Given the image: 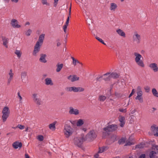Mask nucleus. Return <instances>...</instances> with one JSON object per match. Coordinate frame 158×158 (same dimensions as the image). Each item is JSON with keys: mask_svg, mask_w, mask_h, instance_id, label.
<instances>
[{"mask_svg": "<svg viewBox=\"0 0 158 158\" xmlns=\"http://www.w3.org/2000/svg\"><path fill=\"white\" fill-rule=\"evenodd\" d=\"M22 143L18 141H15L12 144L13 147L15 149H17L19 148H21L22 147Z\"/></svg>", "mask_w": 158, "mask_h": 158, "instance_id": "f3484780", "label": "nucleus"}, {"mask_svg": "<svg viewBox=\"0 0 158 158\" xmlns=\"http://www.w3.org/2000/svg\"><path fill=\"white\" fill-rule=\"evenodd\" d=\"M47 55L45 54H41L40 55V57L39 59V61L43 63H46L47 62V60L46 59V57Z\"/></svg>", "mask_w": 158, "mask_h": 158, "instance_id": "dca6fc26", "label": "nucleus"}, {"mask_svg": "<svg viewBox=\"0 0 158 158\" xmlns=\"http://www.w3.org/2000/svg\"><path fill=\"white\" fill-rule=\"evenodd\" d=\"M137 95L139 96H142L143 92L142 91H139V92H137Z\"/></svg>", "mask_w": 158, "mask_h": 158, "instance_id": "13d9d810", "label": "nucleus"}, {"mask_svg": "<svg viewBox=\"0 0 158 158\" xmlns=\"http://www.w3.org/2000/svg\"><path fill=\"white\" fill-rule=\"evenodd\" d=\"M135 99L138 100L140 103H142L143 102L142 96H137L135 98Z\"/></svg>", "mask_w": 158, "mask_h": 158, "instance_id": "ea45409f", "label": "nucleus"}, {"mask_svg": "<svg viewBox=\"0 0 158 158\" xmlns=\"http://www.w3.org/2000/svg\"><path fill=\"white\" fill-rule=\"evenodd\" d=\"M116 32L120 36L124 37H125L126 34L125 33L120 29L116 30Z\"/></svg>", "mask_w": 158, "mask_h": 158, "instance_id": "5701e85b", "label": "nucleus"}, {"mask_svg": "<svg viewBox=\"0 0 158 158\" xmlns=\"http://www.w3.org/2000/svg\"><path fill=\"white\" fill-rule=\"evenodd\" d=\"M9 77L8 78L7 84L8 85H10L11 81L13 79V76L14 75V73H12V69L10 70L9 72L8 73Z\"/></svg>", "mask_w": 158, "mask_h": 158, "instance_id": "9d476101", "label": "nucleus"}, {"mask_svg": "<svg viewBox=\"0 0 158 158\" xmlns=\"http://www.w3.org/2000/svg\"><path fill=\"white\" fill-rule=\"evenodd\" d=\"M9 114L2 113V118L3 122H5L9 116Z\"/></svg>", "mask_w": 158, "mask_h": 158, "instance_id": "cd10ccee", "label": "nucleus"}, {"mask_svg": "<svg viewBox=\"0 0 158 158\" xmlns=\"http://www.w3.org/2000/svg\"><path fill=\"white\" fill-rule=\"evenodd\" d=\"M9 108L7 106L5 107L2 110V113L9 114L10 112L9 110Z\"/></svg>", "mask_w": 158, "mask_h": 158, "instance_id": "2f4dec72", "label": "nucleus"}, {"mask_svg": "<svg viewBox=\"0 0 158 158\" xmlns=\"http://www.w3.org/2000/svg\"><path fill=\"white\" fill-rule=\"evenodd\" d=\"M84 141L85 140V138H84L83 137H77L74 138V143L76 146L79 148H81Z\"/></svg>", "mask_w": 158, "mask_h": 158, "instance_id": "423d86ee", "label": "nucleus"}, {"mask_svg": "<svg viewBox=\"0 0 158 158\" xmlns=\"http://www.w3.org/2000/svg\"><path fill=\"white\" fill-rule=\"evenodd\" d=\"M72 124V127H74L76 125H77V121L76 120H70L69 121Z\"/></svg>", "mask_w": 158, "mask_h": 158, "instance_id": "c03bdc74", "label": "nucleus"}, {"mask_svg": "<svg viewBox=\"0 0 158 158\" xmlns=\"http://www.w3.org/2000/svg\"><path fill=\"white\" fill-rule=\"evenodd\" d=\"M11 1L15 3H17L19 2V0H11Z\"/></svg>", "mask_w": 158, "mask_h": 158, "instance_id": "774afa93", "label": "nucleus"}, {"mask_svg": "<svg viewBox=\"0 0 158 158\" xmlns=\"http://www.w3.org/2000/svg\"><path fill=\"white\" fill-rule=\"evenodd\" d=\"M139 158H145V155L144 154H142L139 156Z\"/></svg>", "mask_w": 158, "mask_h": 158, "instance_id": "0e129e2a", "label": "nucleus"}, {"mask_svg": "<svg viewBox=\"0 0 158 158\" xmlns=\"http://www.w3.org/2000/svg\"><path fill=\"white\" fill-rule=\"evenodd\" d=\"M27 76V73L25 72H23L21 73V78L22 80V81L23 82H26L25 78H26Z\"/></svg>", "mask_w": 158, "mask_h": 158, "instance_id": "a878e982", "label": "nucleus"}, {"mask_svg": "<svg viewBox=\"0 0 158 158\" xmlns=\"http://www.w3.org/2000/svg\"><path fill=\"white\" fill-rule=\"evenodd\" d=\"M103 77V75L102 76L100 77H97L96 78V80L98 81H101L102 78Z\"/></svg>", "mask_w": 158, "mask_h": 158, "instance_id": "bf43d9fd", "label": "nucleus"}, {"mask_svg": "<svg viewBox=\"0 0 158 158\" xmlns=\"http://www.w3.org/2000/svg\"><path fill=\"white\" fill-rule=\"evenodd\" d=\"M63 66V64H60V63H58L56 65L57 69H56V71L57 72H59Z\"/></svg>", "mask_w": 158, "mask_h": 158, "instance_id": "b1692460", "label": "nucleus"}, {"mask_svg": "<svg viewBox=\"0 0 158 158\" xmlns=\"http://www.w3.org/2000/svg\"><path fill=\"white\" fill-rule=\"evenodd\" d=\"M84 90V89L81 87H77V92H81Z\"/></svg>", "mask_w": 158, "mask_h": 158, "instance_id": "de8ad7c7", "label": "nucleus"}, {"mask_svg": "<svg viewBox=\"0 0 158 158\" xmlns=\"http://www.w3.org/2000/svg\"><path fill=\"white\" fill-rule=\"evenodd\" d=\"M108 147L107 146H103L102 147H99V150L98 152V153H102L107 150L108 149Z\"/></svg>", "mask_w": 158, "mask_h": 158, "instance_id": "4be33fe9", "label": "nucleus"}, {"mask_svg": "<svg viewBox=\"0 0 158 158\" xmlns=\"http://www.w3.org/2000/svg\"><path fill=\"white\" fill-rule=\"evenodd\" d=\"M149 66L150 68L152 69L154 72H156L158 71V67L156 63H151L149 65Z\"/></svg>", "mask_w": 158, "mask_h": 158, "instance_id": "ddd939ff", "label": "nucleus"}, {"mask_svg": "<svg viewBox=\"0 0 158 158\" xmlns=\"http://www.w3.org/2000/svg\"><path fill=\"white\" fill-rule=\"evenodd\" d=\"M58 0H54V6L56 7L58 3Z\"/></svg>", "mask_w": 158, "mask_h": 158, "instance_id": "680f3d73", "label": "nucleus"}, {"mask_svg": "<svg viewBox=\"0 0 158 158\" xmlns=\"http://www.w3.org/2000/svg\"><path fill=\"white\" fill-rule=\"evenodd\" d=\"M71 59L73 60V64L74 66H75L77 63L80 64H82L78 60L75 59L73 57H71Z\"/></svg>", "mask_w": 158, "mask_h": 158, "instance_id": "c85d7f7f", "label": "nucleus"}, {"mask_svg": "<svg viewBox=\"0 0 158 158\" xmlns=\"http://www.w3.org/2000/svg\"><path fill=\"white\" fill-rule=\"evenodd\" d=\"M71 4H70V7L69 8V15L67 18V20H66V22L65 24H66V25H68V24H69V17L70 16V15H71Z\"/></svg>", "mask_w": 158, "mask_h": 158, "instance_id": "c9c22d12", "label": "nucleus"}, {"mask_svg": "<svg viewBox=\"0 0 158 158\" xmlns=\"http://www.w3.org/2000/svg\"><path fill=\"white\" fill-rule=\"evenodd\" d=\"M145 146V144L141 143L139 144L136 145L135 148H144Z\"/></svg>", "mask_w": 158, "mask_h": 158, "instance_id": "58836bf2", "label": "nucleus"}, {"mask_svg": "<svg viewBox=\"0 0 158 158\" xmlns=\"http://www.w3.org/2000/svg\"><path fill=\"white\" fill-rule=\"evenodd\" d=\"M118 128L117 125L115 124H109L103 128V134L105 136L109 135L110 133L116 131Z\"/></svg>", "mask_w": 158, "mask_h": 158, "instance_id": "f257e3e1", "label": "nucleus"}, {"mask_svg": "<svg viewBox=\"0 0 158 158\" xmlns=\"http://www.w3.org/2000/svg\"><path fill=\"white\" fill-rule=\"evenodd\" d=\"M37 139L40 141H42L43 140L44 137L42 135H39L38 136Z\"/></svg>", "mask_w": 158, "mask_h": 158, "instance_id": "09e8293b", "label": "nucleus"}, {"mask_svg": "<svg viewBox=\"0 0 158 158\" xmlns=\"http://www.w3.org/2000/svg\"><path fill=\"white\" fill-rule=\"evenodd\" d=\"M45 34H42L40 35L39 37L38 41H37L36 43H38L40 46H41L43 44L44 40V38Z\"/></svg>", "mask_w": 158, "mask_h": 158, "instance_id": "a211bd4d", "label": "nucleus"}, {"mask_svg": "<svg viewBox=\"0 0 158 158\" xmlns=\"http://www.w3.org/2000/svg\"><path fill=\"white\" fill-rule=\"evenodd\" d=\"M25 156V158H30L29 155L27 153H26Z\"/></svg>", "mask_w": 158, "mask_h": 158, "instance_id": "338daca9", "label": "nucleus"}, {"mask_svg": "<svg viewBox=\"0 0 158 158\" xmlns=\"http://www.w3.org/2000/svg\"><path fill=\"white\" fill-rule=\"evenodd\" d=\"M32 98L34 103L38 106H40L43 103L41 96L37 93H34L32 95Z\"/></svg>", "mask_w": 158, "mask_h": 158, "instance_id": "20e7f679", "label": "nucleus"}, {"mask_svg": "<svg viewBox=\"0 0 158 158\" xmlns=\"http://www.w3.org/2000/svg\"><path fill=\"white\" fill-rule=\"evenodd\" d=\"M152 148L153 149L158 152V145H157L154 144L152 145Z\"/></svg>", "mask_w": 158, "mask_h": 158, "instance_id": "a18cd8bd", "label": "nucleus"}, {"mask_svg": "<svg viewBox=\"0 0 158 158\" xmlns=\"http://www.w3.org/2000/svg\"><path fill=\"white\" fill-rule=\"evenodd\" d=\"M2 41H3V44L5 46L6 48H8V46L7 44L8 43L9 39L8 38H6L4 36H2Z\"/></svg>", "mask_w": 158, "mask_h": 158, "instance_id": "6ab92c4d", "label": "nucleus"}, {"mask_svg": "<svg viewBox=\"0 0 158 158\" xmlns=\"http://www.w3.org/2000/svg\"><path fill=\"white\" fill-rule=\"evenodd\" d=\"M56 123V122L55 121L53 123L50 124L49 125V127L52 130H55L56 129L55 125Z\"/></svg>", "mask_w": 158, "mask_h": 158, "instance_id": "bb28decb", "label": "nucleus"}, {"mask_svg": "<svg viewBox=\"0 0 158 158\" xmlns=\"http://www.w3.org/2000/svg\"><path fill=\"white\" fill-rule=\"evenodd\" d=\"M69 113L71 114H73L75 115H78L79 113V110L77 109H74L72 107H69Z\"/></svg>", "mask_w": 158, "mask_h": 158, "instance_id": "9b49d317", "label": "nucleus"}, {"mask_svg": "<svg viewBox=\"0 0 158 158\" xmlns=\"http://www.w3.org/2000/svg\"><path fill=\"white\" fill-rule=\"evenodd\" d=\"M42 2L43 5L46 4L48 6L49 5V4L47 2V0H42Z\"/></svg>", "mask_w": 158, "mask_h": 158, "instance_id": "3c124183", "label": "nucleus"}, {"mask_svg": "<svg viewBox=\"0 0 158 158\" xmlns=\"http://www.w3.org/2000/svg\"><path fill=\"white\" fill-rule=\"evenodd\" d=\"M68 26V25H66V24H65L63 27V29L64 30V31L65 33L66 32V29L67 28V27Z\"/></svg>", "mask_w": 158, "mask_h": 158, "instance_id": "603ef678", "label": "nucleus"}, {"mask_svg": "<svg viewBox=\"0 0 158 158\" xmlns=\"http://www.w3.org/2000/svg\"><path fill=\"white\" fill-rule=\"evenodd\" d=\"M10 24L14 28H19L21 27L20 25L18 24V22L17 20L13 19L11 21Z\"/></svg>", "mask_w": 158, "mask_h": 158, "instance_id": "1a4fd4ad", "label": "nucleus"}, {"mask_svg": "<svg viewBox=\"0 0 158 158\" xmlns=\"http://www.w3.org/2000/svg\"><path fill=\"white\" fill-rule=\"evenodd\" d=\"M141 39L140 35L138 34L137 32H135L133 35V41L136 42L137 44H139L140 43Z\"/></svg>", "mask_w": 158, "mask_h": 158, "instance_id": "6e6552de", "label": "nucleus"}, {"mask_svg": "<svg viewBox=\"0 0 158 158\" xmlns=\"http://www.w3.org/2000/svg\"><path fill=\"white\" fill-rule=\"evenodd\" d=\"M97 136V135L94 130H91L85 136V140L88 141H93L96 138Z\"/></svg>", "mask_w": 158, "mask_h": 158, "instance_id": "7ed1b4c3", "label": "nucleus"}, {"mask_svg": "<svg viewBox=\"0 0 158 158\" xmlns=\"http://www.w3.org/2000/svg\"><path fill=\"white\" fill-rule=\"evenodd\" d=\"M119 121L120 122L119 125L121 127H123L125 123V118L123 116H119Z\"/></svg>", "mask_w": 158, "mask_h": 158, "instance_id": "f8f14e48", "label": "nucleus"}, {"mask_svg": "<svg viewBox=\"0 0 158 158\" xmlns=\"http://www.w3.org/2000/svg\"><path fill=\"white\" fill-rule=\"evenodd\" d=\"M137 92H139V91H142L141 90V88L140 86H138L137 88Z\"/></svg>", "mask_w": 158, "mask_h": 158, "instance_id": "e2e57ef3", "label": "nucleus"}, {"mask_svg": "<svg viewBox=\"0 0 158 158\" xmlns=\"http://www.w3.org/2000/svg\"><path fill=\"white\" fill-rule=\"evenodd\" d=\"M77 87L75 86L67 88V90L69 92L73 91L74 92H77Z\"/></svg>", "mask_w": 158, "mask_h": 158, "instance_id": "393cba45", "label": "nucleus"}, {"mask_svg": "<svg viewBox=\"0 0 158 158\" xmlns=\"http://www.w3.org/2000/svg\"><path fill=\"white\" fill-rule=\"evenodd\" d=\"M84 121L81 119H80L77 121V125L78 127H80L84 124Z\"/></svg>", "mask_w": 158, "mask_h": 158, "instance_id": "7c9ffc66", "label": "nucleus"}, {"mask_svg": "<svg viewBox=\"0 0 158 158\" xmlns=\"http://www.w3.org/2000/svg\"><path fill=\"white\" fill-rule=\"evenodd\" d=\"M98 153L96 154L94 156V158H98V157L99 155Z\"/></svg>", "mask_w": 158, "mask_h": 158, "instance_id": "69168bd1", "label": "nucleus"}, {"mask_svg": "<svg viewBox=\"0 0 158 158\" xmlns=\"http://www.w3.org/2000/svg\"><path fill=\"white\" fill-rule=\"evenodd\" d=\"M96 38L97 40H98V41H99L100 42H101L103 44L105 45H106V44L104 43V41L102 39L99 38V37L98 36H96Z\"/></svg>", "mask_w": 158, "mask_h": 158, "instance_id": "37998d69", "label": "nucleus"}, {"mask_svg": "<svg viewBox=\"0 0 158 158\" xmlns=\"http://www.w3.org/2000/svg\"><path fill=\"white\" fill-rule=\"evenodd\" d=\"M135 89H132L131 93L129 94V98L131 97L133 95V94L135 93Z\"/></svg>", "mask_w": 158, "mask_h": 158, "instance_id": "4d7b16f0", "label": "nucleus"}, {"mask_svg": "<svg viewBox=\"0 0 158 158\" xmlns=\"http://www.w3.org/2000/svg\"><path fill=\"white\" fill-rule=\"evenodd\" d=\"M117 5L114 3H112L110 4V10H114L117 7Z\"/></svg>", "mask_w": 158, "mask_h": 158, "instance_id": "72a5a7b5", "label": "nucleus"}, {"mask_svg": "<svg viewBox=\"0 0 158 158\" xmlns=\"http://www.w3.org/2000/svg\"><path fill=\"white\" fill-rule=\"evenodd\" d=\"M134 55L135 56V61L137 64L140 67H144V64L143 61L141 60V58L142 57V56L137 52L134 53Z\"/></svg>", "mask_w": 158, "mask_h": 158, "instance_id": "39448f33", "label": "nucleus"}, {"mask_svg": "<svg viewBox=\"0 0 158 158\" xmlns=\"http://www.w3.org/2000/svg\"><path fill=\"white\" fill-rule=\"evenodd\" d=\"M152 92L154 96L156 97H158V93L156 89H152Z\"/></svg>", "mask_w": 158, "mask_h": 158, "instance_id": "e433bc0d", "label": "nucleus"}, {"mask_svg": "<svg viewBox=\"0 0 158 158\" xmlns=\"http://www.w3.org/2000/svg\"><path fill=\"white\" fill-rule=\"evenodd\" d=\"M106 97L104 95L100 96L99 98V100L100 101H104L106 99Z\"/></svg>", "mask_w": 158, "mask_h": 158, "instance_id": "79ce46f5", "label": "nucleus"}, {"mask_svg": "<svg viewBox=\"0 0 158 158\" xmlns=\"http://www.w3.org/2000/svg\"><path fill=\"white\" fill-rule=\"evenodd\" d=\"M32 32L31 30L30 29H29L27 31V32L26 33V35L27 36H30Z\"/></svg>", "mask_w": 158, "mask_h": 158, "instance_id": "8fccbe9b", "label": "nucleus"}, {"mask_svg": "<svg viewBox=\"0 0 158 158\" xmlns=\"http://www.w3.org/2000/svg\"><path fill=\"white\" fill-rule=\"evenodd\" d=\"M151 130L154 133V135L158 137V127H156L155 125H153L151 127Z\"/></svg>", "mask_w": 158, "mask_h": 158, "instance_id": "2eb2a0df", "label": "nucleus"}, {"mask_svg": "<svg viewBox=\"0 0 158 158\" xmlns=\"http://www.w3.org/2000/svg\"><path fill=\"white\" fill-rule=\"evenodd\" d=\"M117 140V137L116 135H112L111 137V140L112 142H114Z\"/></svg>", "mask_w": 158, "mask_h": 158, "instance_id": "a19ab883", "label": "nucleus"}, {"mask_svg": "<svg viewBox=\"0 0 158 158\" xmlns=\"http://www.w3.org/2000/svg\"><path fill=\"white\" fill-rule=\"evenodd\" d=\"M156 153L154 151H151L149 153V156L150 158H156L155 156Z\"/></svg>", "mask_w": 158, "mask_h": 158, "instance_id": "473e14b6", "label": "nucleus"}, {"mask_svg": "<svg viewBox=\"0 0 158 158\" xmlns=\"http://www.w3.org/2000/svg\"><path fill=\"white\" fill-rule=\"evenodd\" d=\"M45 84L47 85H53V82L51 78H47L45 80Z\"/></svg>", "mask_w": 158, "mask_h": 158, "instance_id": "412c9836", "label": "nucleus"}, {"mask_svg": "<svg viewBox=\"0 0 158 158\" xmlns=\"http://www.w3.org/2000/svg\"><path fill=\"white\" fill-rule=\"evenodd\" d=\"M41 46L39 45L38 42L36 43L34 47V49L32 52V55L34 56H36L37 54L40 50Z\"/></svg>", "mask_w": 158, "mask_h": 158, "instance_id": "0eeeda50", "label": "nucleus"}, {"mask_svg": "<svg viewBox=\"0 0 158 158\" xmlns=\"http://www.w3.org/2000/svg\"><path fill=\"white\" fill-rule=\"evenodd\" d=\"M18 128H19L21 130H22L24 128V126L20 124H18L17 126Z\"/></svg>", "mask_w": 158, "mask_h": 158, "instance_id": "5fc2aeb1", "label": "nucleus"}, {"mask_svg": "<svg viewBox=\"0 0 158 158\" xmlns=\"http://www.w3.org/2000/svg\"><path fill=\"white\" fill-rule=\"evenodd\" d=\"M63 132L65 137L67 138H69L73 134L74 132V130L69 125L66 124L64 125Z\"/></svg>", "mask_w": 158, "mask_h": 158, "instance_id": "f03ea898", "label": "nucleus"}, {"mask_svg": "<svg viewBox=\"0 0 158 158\" xmlns=\"http://www.w3.org/2000/svg\"><path fill=\"white\" fill-rule=\"evenodd\" d=\"M111 78H113L114 79L117 78L118 77V75L116 73L113 72L110 74Z\"/></svg>", "mask_w": 158, "mask_h": 158, "instance_id": "c756f323", "label": "nucleus"}, {"mask_svg": "<svg viewBox=\"0 0 158 158\" xmlns=\"http://www.w3.org/2000/svg\"><path fill=\"white\" fill-rule=\"evenodd\" d=\"M133 143L130 141H127L125 144V146H131L133 144Z\"/></svg>", "mask_w": 158, "mask_h": 158, "instance_id": "49530a36", "label": "nucleus"}, {"mask_svg": "<svg viewBox=\"0 0 158 158\" xmlns=\"http://www.w3.org/2000/svg\"><path fill=\"white\" fill-rule=\"evenodd\" d=\"M144 89H145L146 92H147V93L149 92L150 91V88L148 86H147L145 87L144 88Z\"/></svg>", "mask_w": 158, "mask_h": 158, "instance_id": "6e6d98bb", "label": "nucleus"}, {"mask_svg": "<svg viewBox=\"0 0 158 158\" xmlns=\"http://www.w3.org/2000/svg\"><path fill=\"white\" fill-rule=\"evenodd\" d=\"M126 140L125 138H122L118 140V143L120 145L123 144L125 143Z\"/></svg>", "mask_w": 158, "mask_h": 158, "instance_id": "f704fd0d", "label": "nucleus"}, {"mask_svg": "<svg viewBox=\"0 0 158 158\" xmlns=\"http://www.w3.org/2000/svg\"><path fill=\"white\" fill-rule=\"evenodd\" d=\"M68 79L72 82H74L79 80V78L76 75H71L68 77Z\"/></svg>", "mask_w": 158, "mask_h": 158, "instance_id": "4468645a", "label": "nucleus"}, {"mask_svg": "<svg viewBox=\"0 0 158 158\" xmlns=\"http://www.w3.org/2000/svg\"><path fill=\"white\" fill-rule=\"evenodd\" d=\"M15 53L17 55V57L19 58L21 57L22 54V52L20 50H16L15 52Z\"/></svg>", "mask_w": 158, "mask_h": 158, "instance_id": "4c0bfd02", "label": "nucleus"}, {"mask_svg": "<svg viewBox=\"0 0 158 158\" xmlns=\"http://www.w3.org/2000/svg\"><path fill=\"white\" fill-rule=\"evenodd\" d=\"M18 97H19V99H20V101H21L22 99V98L21 96L20 95V93L19 92H18Z\"/></svg>", "mask_w": 158, "mask_h": 158, "instance_id": "052dcab7", "label": "nucleus"}, {"mask_svg": "<svg viewBox=\"0 0 158 158\" xmlns=\"http://www.w3.org/2000/svg\"><path fill=\"white\" fill-rule=\"evenodd\" d=\"M119 111L120 112H124V113H126L127 111L126 109H123L122 108H120L119 109Z\"/></svg>", "mask_w": 158, "mask_h": 158, "instance_id": "864d4df0", "label": "nucleus"}, {"mask_svg": "<svg viewBox=\"0 0 158 158\" xmlns=\"http://www.w3.org/2000/svg\"><path fill=\"white\" fill-rule=\"evenodd\" d=\"M107 76L106 77H103V79L106 81H110L111 78L109 73H107L103 75V77Z\"/></svg>", "mask_w": 158, "mask_h": 158, "instance_id": "aec40b11", "label": "nucleus"}]
</instances>
